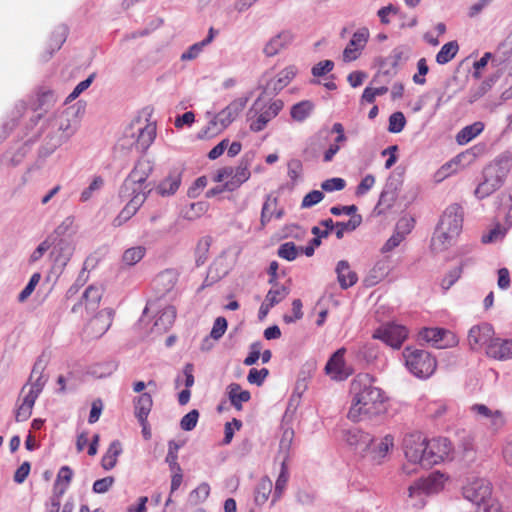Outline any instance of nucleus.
<instances>
[{
    "instance_id": "1",
    "label": "nucleus",
    "mask_w": 512,
    "mask_h": 512,
    "mask_svg": "<svg viewBox=\"0 0 512 512\" xmlns=\"http://www.w3.org/2000/svg\"><path fill=\"white\" fill-rule=\"evenodd\" d=\"M351 407L347 417L352 421H362L382 417L386 412L385 393L373 385L369 374H359L351 382Z\"/></svg>"
},
{
    "instance_id": "2",
    "label": "nucleus",
    "mask_w": 512,
    "mask_h": 512,
    "mask_svg": "<svg viewBox=\"0 0 512 512\" xmlns=\"http://www.w3.org/2000/svg\"><path fill=\"white\" fill-rule=\"evenodd\" d=\"M79 123L70 118L68 113H61L48 118L41 126L38 136L42 137L38 156L46 159L62 144L66 143L78 130Z\"/></svg>"
},
{
    "instance_id": "3",
    "label": "nucleus",
    "mask_w": 512,
    "mask_h": 512,
    "mask_svg": "<svg viewBox=\"0 0 512 512\" xmlns=\"http://www.w3.org/2000/svg\"><path fill=\"white\" fill-rule=\"evenodd\" d=\"M512 163V154L505 151L483 169V181L475 189V196L484 199L498 190L504 183Z\"/></svg>"
},
{
    "instance_id": "4",
    "label": "nucleus",
    "mask_w": 512,
    "mask_h": 512,
    "mask_svg": "<svg viewBox=\"0 0 512 512\" xmlns=\"http://www.w3.org/2000/svg\"><path fill=\"white\" fill-rule=\"evenodd\" d=\"M402 355L407 369L417 378L427 379L437 368L435 356L424 349L406 346Z\"/></svg>"
},
{
    "instance_id": "5",
    "label": "nucleus",
    "mask_w": 512,
    "mask_h": 512,
    "mask_svg": "<svg viewBox=\"0 0 512 512\" xmlns=\"http://www.w3.org/2000/svg\"><path fill=\"white\" fill-rule=\"evenodd\" d=\"M52 251L51 257L53 260L52 273L59 277L67 264L69 263L75 251L74 238L67 237L61 239H51Z\"/></svg>"
},
{
    "instance_id": "6",
    "label": "nucleus",
    "mask_w": 512,
    "mask_h": 512,
    "mask_svg": "<svg viewBox=\"0 0 512 512\" xmlns=\"http://www.w3.org/2000/svg\"><path fill=\"white\" fill-rule=\"evenodd\" d=\"M408 337V330L402 325L386 323L373 333L374 339H379L393 349H399Z\"/></svg>"
},
{
    "instance_id": "7",
    "label": "nucleus",
    "mask_w": 512,
    "mask_h": 512,
    "mask_svg": "<svg viewBox=\"0 0 512 512\" xmlns=\"http://www.w3.org/2000/svg\"><path fill=\"white\" fill-rule=\"evenodd\" d=\"M418 340L431 345L438 349L452 347L457 344V338L453 332L445 328H422L418 333Z\"/></svg>"
},
{
    "instance_id": "8",
    "label": "nucleus",
    "mask_w": 512,
    "mask_h": 512,
    "mask_svg": "<svg viewBox=\"0 0 512 512\" xmlns=\"http://www.w3.org/2000/svg\"><path fill=\"white\" fill-rule=\"evenodd\" d=\"M184 168L173 167L168 173L152 188L153 191L160 197L168 198L174 196L182 184Z\"/></svg>"
},
{
    "instance_id": "9",
    "label": "nucleus",
    "mask_w": 512,
    "mask_h": 512,
    "mask_svg": "<svg viewBox=\"0 0 512 512\" xmlns=\"http://www.w3.org/2000/svg\"><path fill=\"white\" fill-rule=\"evenodd\" d=\"M491 494V483L483 478L476 479L463 488L464 498L474 503L476 506L493 499Z\"/></svg>"
},
{
    "instance_id": "10",
    "label": "nucleus",
    "mask_w": 512,
    "mask_h": 512,
    "mask_svg": "<svg viewBox=\"0 0 512 512\" xmlns=\"http://www.w3.org/2000/svg\"><path fill=\"white\" fill-rule=\"evenodd\" d=\"M426 448L424 467H432L442 462L451 450L449 440L442 437L427 441Z\"/></svg>"
},
{
    "instance_id": "11",
    "label": "nucleus",
    "mask_w": 512,
    "mask_h": 512,
    "mask_svg": "<svg viewBox=\"0 0 512 512\" xmlns=\"http://www.w3.org/2000/svg\"><path fill=\"white\" fill-rule=\"evenodd\" d=\"M427 440L420 434L409 435L404 438L403 448L405 457L411 463H418L424 467V457L426 452Z\"/></svg>"
},
{
    "instance_id": "12",
    "label": "nucleus",
    "mask_w": 512,
    "mask_h": 512,
    "mask_svg": "<svg viewBox=\"0 0 512 512\" xmlns=\"http://www.w3.org/2000/svg\"><path fill=\"white\" fill-rule=\"evenodd\" d=\"M463 217V207L458 203H453L444 210L437 225L451 231L452 234L459 235L462 231Z\"/></svg>"
},
{
    "instance_id": "13",
    "label": "nucleus",
    "mask_w": 512,
    "mask_h": 512,
    "mask_svg": "<svg viewBox=\"0 0 512 512\" xmlns=\"http://www.w3.org/2000/svg\"><path fill=\"white\" fill-rule=\"evenodd\" d=\"M255 158V153L249 151L245 153L239 165L234 169L232 178L225 182V188H228L229 192H233L238 189L244 182H246L250 176V166Z\"/></svg>"
},
{
    "instance_id": "14",
    "label": "nucleus",
    "mask_w": 512,
    "mask_h": 512,
    "mask_svg": "<svg viewBox=\"0 0 512 512\" xmlns=\"http://www.w3.org/2000/svg\"><path fill=\"white\" fill-rule=\"evenodd\" d=\"M345 352V348L336 350L325 365L326 374L331 375L334 380L342 381L352 374V370L345 364Z\"/></svg>"
},
{
    "instance_id": "15",
    "label": "nucleus",
    "mask_w": 512,
    "mask_h": 512,
    "mask_svg": "<svg viewBox=\"0 0 512 512\" xmlns=\"http://www.w3.org/2000/svg\"><path fill=\"white\" fill-rule=\"evenodd\" d=\"M403 184V174L395 170L389 175L384 185V188L380 194L378 206L384 205L390 208L395 200L397 199L398 192Z\"/></svg>"
},
{
    "instance_id": "16",
    "label": "nucleus",
    "mask_w": 512,
    "mask_h": 512,
    "mask_svg": "<svg viewBox=\"0 0 512 512\" xmlns=\"http://www.w3.org/2000/svg\"><path fill=\"white\" fill-rule=\"evenodd\" d=\"M152 192L153 188L149 185L127 183V179H124L119 189V197L122 200L129 199V202L137 201L141 207Z\"/></svg>"
},
{
    "instance_id": "17",
    "label": "nucleus",
    "mask_w": 512,
    "mask_h": 512,
    "mask_svg": "<svg viewBox=\"0 0 512 512\" xmlns=\"http://www.w3.org/2000/svg\"><path fill=\"white\" fill-rule=\"evenodd\" d=\"M369 39V30L366 27L359 28L351 37L349 43L343 51V60L345 62L355 61L361 54V51Z\"/></svg>"
},
{
    "instance_id": "18",
    "label": "nucleus",
    "mask_w": 512,
    "mask_h": 512,
    "mask_svg": "<svg viewBox=\"0 0 512 512\" xmlns=\"http://www.w3.org/2000/svg\"><path fill=\"white\" fill-rule=\"evenodd\" d=\"M494 329L489 323H481L471 327L468 333V343L472 350H478L480 347L488 344L493 340Z\"/></svg>"
},
{
    "instance_id": "19",
    "label": "nucleus",
    "mask_w": 512,
    "mask_h": 512,
    "mask_svg": "<svg viewBox=\"0 0 512 512\" xmlns=\"http://www.w3.org/2000/svg\"><path fill=\"white\" fill-rule=\"evenodd\" d=\"M154 170V163L148 159H139L134 164L133 169L130 171L127 179V183H140L143 185H151V183L147 182V179L152 174Z\"/></svg>"
},
{
    "instance_id": "20",
    "label": "nucleus",
    "mask_w": 512,
    "mask_h": 512,
    "mask_svg": "<svg viewBox=\"0 0 512 512\" xmlns=\"http://www.w3.org/2000/svg\"><path fill=\"white\" fill-rule=\"evenodd\" d=\"M486 354L488 357L500 361L512 359V340L493 338L486 347Z\"/></svg>"
},
{
    "instance_id": "21",
    "label": "nucleus",
    "mask_w": 512,
    "mask_h": 512,
    "mask_svg": "<svg viewBox=\"0 0 512 512\" xmlns=\"http://www.w3.org/2000/svg\"><path fill=\"white\" fill-rule=\"evenodd\" d=\"M114 314L115 312L112 308H105L91 319L88 329L92 330L94 337H101L107 332L112 324Z\"/></svg>"
},
{
    "instance_id": "22",
    "label": "nucleus",
    "mask_w": 512,
    "mask_h": 512,
    "mask_svg": "<svg viewBox=\"0 0 512 512\" xmlns=\"http://www.w3.org/2000/svg\"><path fill=\"white\" fill-rule=\"evenodd\" d=\"M250 96L240 97L232 101L227 107L218 113L221 129L227 128L244 109Z\"/></svg>"
},
{
    "instance_id": "23",
    "label": "nucleus",
    "mask_w": 512,
    "mask_h": 512,
    "mask_svg": "<svg viewBox=\"0 0 512 512\" xmlns=\"http://www.w3.org/2000/svg\"><path fill=\"white\" fill-rule=\"evenodd\" d=\"M373 441L374 438L369 433L358 428H351L346 433V442L355 446L363 457H366V450L370 449Z\"/></svg>"
},
{
    "instance_id": "24",
    "label": "nucleus",
    "mask_w": 512,
    "mask_h": 512,
    "mask_svg": "<svg viewBox=\"0 0 512 512\" xmlns=\"http://www.w3.org/2000/svg\"><path fill=\"white\" fill-rule=\"evenodd\" d=\"M68 33L69 28L65 24H60L54 29L50 36L48 47L42 56L44 62L49 61L54 52L61 48L67 39Z\"/></svg>"
},
{
    "instance_id": "25",
    "label": "nucleus",
    "mask_w": 512,
    "mask_h": 512,
    "mask_svg": "<svg viewBox=\"0 0 512 512\" xmlns=\"http://www.w3.org/2000/svg\"><path fill=\"white\" fill-rule=\"evenodd\" d=\"M459 236L458 234H452L451 231L436 226V229L431 238V250L439 253L447 250L453 243V240Z\"/></svg>"
},
{
    "instance_id": "26",
    "label": "nucleus",
    "mask_w": 512,
    "mask_h": 512,
    "mask_svg": "<svg viewBox=\"0 0 512 512\" xmlns=\"http://www.w3.org/2000/svg\"><path fill=\"white\" fill-rule=\"evenodd\" d=\"M283 106L284 103L281 100H275L272 102L268 109L262 112L257 119L250 124V130L253 132L262 131L266 127L267 123L279 114Z\"/></svg>"
},
{
    "instance_id": "27",
    "label": "nucleus",
    "mask_w": 512,
    "mask_h": 512,
    "mask_svg": "<svg viewBox=\"0 0 512 512\" xmlns=\"http://www.w3.org/2000/svg\"><path fill=\"white\" fill-rule=\"evenodd\" d=\"M35 141L36 139H29L17 150L6 151L1 157V164L9 167H16L21 164L29 152L31 144H33Z\"/></svg>"
},
{
    "instance_id": "28",
    "label": "nucleus",
    "mask_w": 512,
    "mask_h": 512,
    "mask_svg": "<svg viewBox=\"0 0 512 512\" xmlns=\"http://www.w3.org/2000/svg\"><path fill=\"white\" fill-rule=\"evenodd\" d=\"M295 75L296 72L291 67L284 68L279 72L276 79H271L266 83L263 88V93H269L271 91L277 94L290 83Z\"/></svg>"
},
{
    "instance_id": "29",
    "label": "nucleus",
    "mask_w": 512,
    "mask_h": 512,
    "mask_svg": "<svg viewBox=\"0 0 512 512\" xmlns=\"http://www.w3.org/2000/svg\"><path fill=\"white\" fill-rule=\"evenodd\" d=\"M390 447H393V437L388 434L378 444L372 442L370 449L366 450V457L371 461L380 464L382 459L386 457Z\"/></svg>"
},
{
    "instance_id": "30",
    "label": "nucleus",
    "mask_w": 512,
    "mask_h": 512,
    "mask_svg": "<svg viewBox=\"0 0 512 512\" xmlns=\"http://www.w3.org/2000/svg\"><path fill=\"white\" fill-rule=\"evenodd\" d=\"M46 364L47 359H45L44 354H41L34 363L29 377V381L31 382V389L37 391L38 393H41L47 380L44 379L43 376V371L46 367Z\"/></svg>"
},
{
    "instance_id": "31",
    "label": "nucleus",
    "mask_w": 512,
    "mask_h": 512,
    "mask_svg": "<svg viewBox=\"0 0 512 512\" xmlns=\"http://www.w3.org/2000/svg\"><path fill=\"white\" fill-rule=\"evenodd\" d=\"M335 272L340 287L344 290L352 287L357 283L358 276L356 272L350 270V265L346 260H340L337 263Z\"/></svg>"
},
{
    "instance_id": "32",
    "label": "nucleus",
    "mask_w": 512,
    "mask_h": 512,
    "mask_svg": "<svg viewBox=\"0 0 512 512\" xmlns=\"http://www.w3.org/2000/svg\"><path fill=\"white\" fill-rule=\"evenodd\" d=\"M137 138L134 145L137 150L145 152L153 143L156 137V124L147 123L144 127H139Z\"/></svg>"
},
{
    "instance_id": "33",
    "label": "nucleus",
    "mask_w": 512,
    "mask_h": 512,
    "mask_svg": "<svg viewBox=\"0 0 512 512\" xmlns=\"http://www.w3.org/2000/svg\"><path fill=\"white\" fill-rule=\"evenodd\" d=\"M293 40V34L291 31H282L275 37H273L264 47L263 51L267 56H274L278 51L285 45Z\"/></svg>"
},
{
    "instance_id": "34",
    "label": "nucleus",
    "mask_w": 512,
    "mask_h": 512,
    "mask_svg": "<svg viewBox=\"0 0 512 512\" xmlns=\"http://www.w3.org/2000/svg\"><path fill=\"white\" fill-rule=\"evenodd\" d=\"M227 394L231 405L237 410H241L242 403L248 402L251 398L250 392L248 390H242L238 383L228 385Z\"/></svg>"
},
{
    "instance_id": "35",
    "label": "nucleus",
    "mask_w": 512,
    "mask_h": 512,
    "mask_svg": "<svg viewBox=\"0 0 512 512\" xmlns=\"http://www.w3.org/2000/svg\"><path fill=\"white\" fill-rule=\"evenodd\" d=\"M153 406V399L150 393H141L134 400L135 417L137 420H144L148 418Z\"/></svg>"
},
{
    "instance_id": "36",
    "label": "nucleus",
    "mask_w": 512,
    "mask_h": 512,
    "mask_svg": "<svg viewBox=\"0 0 512 512\" xmlns=\"http://www.w3.org/2000/svg\"><path fill=\"white\" fill-rule=\"evenodd\" d=\"M122 453V445L119 440L110 443L107 452L102 457L101 466L104 470L109 471L117 464V457Z\"/></svg>"
},
{
    "instance_id": "37",
    "label": "nucleus",
    "mask_w": 512,
    "mask_h": 512,
    "mask_svg": "<svg viewBox=\"0 0 512 512\" xmlns=\"http://www.w3.org/2000/svg\"><path fill=\"white\" fill-rule=\"evenodd\" d=\"M176 310L173 306L164 308L157 316L154 327L159 331H167L174 323Z\"/></svg>"
},
{
    "instance_id": "38",
    "label": "nucleus",
    "mask_w": 512,
    "mask_h": 512,
    "mask_svg": "<svg viewBox=\"0 0 512 512\" xmlns=\"http://www.w3.org/2000/svg\"><path fill=\"white\" fill-rule=\"evenodd\" d=\"M483 129L484 124L482 122H474L473 124L465 126L463 129H461L456 136V140L461 145L467 144L476 136H478L483 131Z\"/></svg>"
},
{
    "instance_id": "39",
    "label": "nucleus",
    "mask_w": 512,
    "mask_h": 512,
    "mask_svg": "<svg viewBox=\"0 0 512 512\" xmlns=\"http://www.w3.org/2000/svg\"><path fill=\"white\" fill-rule=\"evenodd\" d=\"M103 290L99 286L90 285L88 286L81 298V301H84L86 304V307L88 309H96L98 307V304L102 298ZM82 302H80L81 304Z\"/></svg>"
},
{
    "instance_id": "40",
    "label": "nucleus",
    "mask_w": 512,
    "mask_h": 512,
    "mask_svg": "<svg viewBox=\"0 0 512 512\" xmlns=\"http://www.w3.org/2000/svg\"><path fill=\"white\" fill-rule=\"evenodd\" d=\"M512 56V33L501 42L496 51L494 52L495 61L497 64H505L511 60Z\"/></svg>"
},
{
    "instance_id": "41",
    "label": "nucleus",
    "mask_w": 512,
    "mask_h": 512,
    "mask_svg": "<svg viewBox=\"0 0 512 512\" xmlns=\"http://www.w3.org/2000/svg\"><path fill=\"white\" fill-rule=\"evenodd\" d=\"M272 491V482L268 477H263L258 482L255 492L254 501L257 505H263L268 500V497Z\"/></svg>"
},
{
    "instance_id": "42",
    "label": "nucleus",
    "mask_w": 512,
    "mask_h": 512,
    "mask_svg": "<svg viewBox=\"0 0 512 512\" xmlns=\"http://www.w3.org/2000/svg\"><path fill=\"white\" fill-rule=\"evenodd\" d=\"M140 209L139 202L132 201L127 202L125 207L120 211V213L114 218L112 225L114 227H120L125 222H127L129 219H131L132 216H134L137 211Z\"/></svg>"
},
{
    "instance_id": "43",
    "label": "nucleus",
    "mask_w": 512,
    "mask_h": 512,
    "mask_svg": "<svg viewBox=\"0 0 512 512\" xmlns=\"http://www.w3.org/2000/svg\"><path fill=\"white\" fill-rule=\"evenodd\" d=\"M362 223L361 215H353L346 222H336L335 235L337 239H342L345 232H352L356 230Z\"/></svg>"
},
{
    "instance_id": "44",
    "label": "nucleus",
    "mask_w": 512,
    "mask_h": 512,
    "mask_svg": "<svg viewBox=\"0 0 512 512\" xmlns=\"http://www.w3.org/2000/svg\"><path fill=\"white\" fill-rule=\"evenodd\" d=\"M314 108V104L309 100H304L299 103L294 104L291 107V117L296 121L305 120Z\"/></svg>"
},
{
    "instance_id": "45",
    "label": "nucleus",
    "mask_w": 512,
    "mask_h": 512,
    "mask_svg": "<svg viewBox=\"0 0 512 512\" xmlns=\"http://www.w3.org/2000/svg\"><path fill=\"white\" fill-rule=\"evenodd\" d=\"M458 49L457 41H450L444 44L436 55L437 64H446L451 61L458 52Z\"/></svg>"
},
{
    "instance_id": "46",
    "label": "nucleus",
    "mask_w": 512,
    "mask_h": 512,
    "mask_svg": "<svg viewBox=\"0 0 512 512\" xmlns=\"http://www.w3.org/2000/svg\"><path fill=\"white\" fill-rule=\"evenodd\" d=\"M146 249L143 246H136L126 249L122 255V261L127 266H134L145 256Z\"/></svg>"
},
{
    "instance_id": "47",
    "label": "nucleus",
    "mask_w": 512,
    "mask_h": 512,
    "mask_svg": "<svg viewBox=\"0 0 512 512\" xmlns=\"http://www.w3.org/2000/svg\"><path fill=\"white\" fill-rule=\"evenodd\" d=\"M290 293L289 287L285 285H278L273 287L267 292L265 299L269 301V305H277L282 302Z\"/></svg>"
},
{
    "instance_id": "48",
    "label": "nucleus",
    "mask_w": 512,
    "mask_h": 512,
    "mask_svg": "<svg viewBox=\"0 0 512 512\" xmlns=\"http://www.w3.org/2000/svg\"><path fill=\"white\" fill-rule=\"evenodd\" d=\"M288 479H289L288 468H287L285 461H283L281 463L280 473H279L278 478L275 483V489H274L272 502H275L277 499H279L281 497L283 491L286 488Z\"/></svg>"
},
{
    "instance_id": "49",
    "label": "nucleus",
    "mask_w": 512,
    "mask_h": 512,
    "mask_svg": "<svg viewBox=\"0 0 512 512\" xmlns=\"http://www.w3.org/2000/svg\"><path fill=\"white\" fill-rule=\"evenodd\" d=\"M73 224V219L71 217H67L60 225H58L52 234H50L47 238L53 239H61L72 237L74 235V231H71Z\"/></svg>"
},
{
    "instance_id": "50",
    "label": "nucleus",
    "mask_w": 512,
    "mask_h": 512,
    "mask_svg": "<svg viewBox=\"0 0 512 512\" xmlns=\"http://www.w3.org/2000/svg\"><path fill=\"white\" fill-rule=\"evenodd\" d=\"M411 49L408 46L401 45L392 50L388 57L389 64H399L410 60Z\"/></svg>"
},
{
    "instance_id": "51",
    "label": "nucleus",
    "mask_w": 512,
    "mask_h": 512,
    "mask_svg": "<svg viewBox=\"0 0 512 512\" xmlns=\"http://www.w3.org/2000/svg\"><path fill=\"white\" fill-rule=\"evenodd\" d=\"M210 247V239L208 237L199 240L195 249L196 266H202L208 259V252Z\"/></svg>"
},
{
    "instance_id": "52",
    "label": "nucleus",
    "mask_w": 512,
    "mask_h": 512,
    "mask_svg": "<svg viewBox=\"0 0 512 512\" xmlns=\"http://www.w3.org/2000/svg\"><path fill=\"white\" fill-rule=\"evenodd\" d=\"M435 479L429 477L424 480H419L414 485H411L408 488L409 497H413L416 494H419L421 491L425 493H430L434 490Z\"/></svg>"
},
{
    "instance_id": "53",
    "label": "nucleus",
    "mask_w": 512,
    "mask_h": 512,
    "mask_svg": "<svg viewBox=\"0 0 512 512\" xmlns=\"http://www.w3.org/2000/svg\"><path fill=\"white\" fill-rule=\"evenodd\" d=\"M103 186L104 179L101 176H94L89 186L81 192L80 201H89L92 198L93 194L101 190Z\"/></svg>"
},
{
    "instance_id": "54",
    "label": "nucleus",
    "mask_w": 512,
    "mask_h": 512,
    "mask_svg": "<svg viewBox=\"0 0 512 512\" xmlns=\"http://www.w3.org/2000/svg\"><path fill=\"white\" fill-rule=\"evenodd\" d=\"M277 254L282 259L293 261L299 254V248L294 242H285L279 246Z\"/></svg>"
},
{
    "instance_id": "55",
    "label": "nucleus",
    "mask_w": 512,
    "mask_h": 512,
    "mask_svg": "<svg viewBox=\"0 0 512 512\" xmlns=\"http://www.w3.org/2000/svg\"><path fill=\"white\" fill-rule=\"evenodd\" d=\"M55 101V96L51 90H43L38 93L36 103L34 104V110H46Z\"/></svg>"
},
{
    "instance_id": "56",
    "label": "nucleus",
    "mask_w": 512,
    "mask_h": 512,
    "mask_svg": "<svg viewBox=\"0 0 512 512\" xmlns=\"http://www.w3.org/2000/svg\"><path fill=\"white\" fill-rule=\"evenodd\" d=\"M406 125V118L400 111L394 112L389 117L388 131L391 133H400Z\"/></svg>"
},
{
    "instance_id": "57",
    "label": "nucleus",
    "mask_w": 512,
    "mask_h": 512,
    "mask_svg": "<svg viewBox=\"0 0 512 512\" xmlns=\"http://www.w3.org/2000/svg\"><path fill=\"white\" fill-rule=\"evenodd\" d=\"M199 419V411L197 409H193L187 414H185L181 421H180V427L184 431H192L198 422Z\"/></svg>"
},
{
    "instance_id": "58",
    "label": "nucleus",
    "mask_w": 512,
    "mask_h": 512,
    "mask_svg": "<svg viewBox=\"0 0 512 512\" xmlns=\"http://www.w3.org/2000/svg\"><path fill=\"white\" fill-rule=\"evenodd\" d=\"M41 279V274L39 272L34 273L24 289L18 295V301L24 302L34 291L36 285L39 283Z\"/></svg>"
},
{
    "instance_id": "59",
    "label": "nucleus",
    "mask_w": 512,
    "mask_h": 512,
    "mask_svg": "<svg viewBox=\"0 0 512 512\" xmlns=\"http://www.w3.org/2000/svg\"><path fill=\"white\" fill-rule=\"evenodd\" d=\"M218 123L220 124L219 117L217 114L209 121L208 125L198 133V138H210L221 132L223 129H221V127L219 129L217 128Z\"/></svg>"
},
{
    "instance_id": "60",
    "label": "nucleus",
    "mask_w": 512,
    "mask_h": 512,
    "mask_svg": "<svg viewBox=\"0 0 512 512\" xmlns=\"http://www.w3.org/2000/svg\"><path fill=\"white\" fill-rule=\"evenodd\" d=\"M208 204L204 201L192 203L190 208L184 213V218L193 220L200 217L207 211Z\"/></svg>"
},
{
    "instance_id": "61",
    "label": "nucleus",
    "mask_w": 512,
    "mask_h": 512,
    "mask_svg": "<svg viewBox=\"0 0 512 512\" xmlns=\"http://www.w3.org/2000/svg\"><path fill=\"white\" fill-rule=\"evenodd\" d=\"M462 274V265L450 270L442 279L441 287L446 291L450 289Z\"/></svg>"
},
{
    "instance_id": "62",
    "label": "nucleus",
    "mask_w": 512,
    "mask_h": 512,
    "mask_svg": "<svg viewBox=\"0 0 512 512\" xmlns=\"http://www.w3.org/2000/svg\"><path fill=\"white\" fill-rule=\"evenodd\" d=\"M268 375L269 370L267 368H262L260 370L252 368L248 373L247 380L250 384L261 386Z\"/></svg>"
},
{
    "instance_id": "63",
    "label": "nucleus",
    "mask_w": 512,
    "mask_h": 512,
    "mask_svg": "<svg viewBox=\"0 0 512 512\" xmlns=\"http://www.w3.org/2000/svg\"><path fill=\"white\" fill-rule=\"evenodd\" d=\"M227 326L228 322L226 318L222 316L217 317L214 321L212 330L210 332V337L213 338L214 340H219L226 332Z\"/></svg>"
},
{
    "instance_id": "64",
    "label": "nucleus",
    "mask_w": 512,
    "mask_h": 512,
    "mask_svg": "<svg viewBox=\"0 0 512 512\" xmlns=\"http://www.w3.org/2000/svg\"><path fill=\"white\" fill-rule=\"evenodd\" d=\"M346 186V181L343 178L334 177L327 179L321 183V188L326 192L340 191Z\"/></svg>"
}]
</instances>
